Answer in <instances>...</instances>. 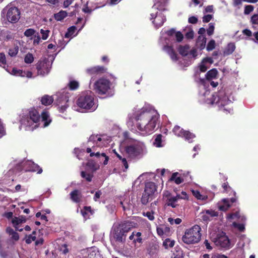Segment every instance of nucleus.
<instances>
[{
    "label": "nucleus",
    "instance_id": "obj_1",
    "mask_svg": "<svg viewBox=\"0 0 258 258\" xmlns=\"http://www.w3.org/2000/svg\"><path fill=\"white\" fill-rule=\"evenodd\" d=\"M159 115L153 110H142L137 116V128L144 136L153 133L156 127Z\"/></svg>",
    "mask_w": 258,
    "mask_h": 258
},
{
    "label": "nucleus",
    "instance_id": "obj_2",
    "mask_svg": "<svg viewBox=\"0 0 258 258\" xmlns=\"http://www.w3.org/2000/svg\"><path fill=\"white\" fill-rule=\"evenodd\" d=\"M78 107L87 111H93L97 107L94 101V95L91 91L82 92L77 100Z\"/></svg>",
    "mask_w": 258,
    "mask_h": 258
},
{
    "label": "nucleus",
    "instance_id": "obj_3",
    "mask_svg": "<svg viewBox=\"0 0 258 258\" xmlns=\"http://www.w3.org/2000/svg\"><path fill=\"white\" fill-rule=\"evenodd\" d=\"M201 227L198 225H195L185 230L182 240L184 243L187 244L197 243L201 239Z\"/></svg>",
    "mask_w": 258,
    "mask_h": 258
},
{
    "label": "nucleus",
    "instance_id": "obj_4",
    "mask_svg": "<svg viewBox=\"0 0 258 258\" xmlns=\"http://www.w3.org/2000/svg\"><path fill=\"white\" fill-rule=\"evenodd\" d=\"M157 187V185L154 182L148 181L145 183L144 190L141 199V202L143 205H146L155 198Z\"/></svg>",
    "mask_w": 258,
    "mask_h": 258
},
{
    "label": "nucleus",
    "instance_id": "obj_5",
    "mask_svg": "<svg viewBox=\"0 0 258 258\" xmlns=\"http://www.w3.org/2000/svg\"><path fill=\"white\" fill-rule=\"evenodd\" d=\"M111 83L107 79L101 78L94 84V89L99 95H106L111 97L114 94V91L111 89Z\"/></svg>",
    "mask_w": 258,
    "mask_h": 258
},
{
    "label": "nucleus",
    "instance_id": "obj_6",
    "mask_svg": "<svg viewBox=\"0 0 258 258\" xmlns=\"http://www.w3.org/2000/svg\"><path fill=\"white\" fill-rule=\"evenodd\" d=\"M40 120V115L39 112L35 108H31L27 117L23 120V123L26 127H31L33 130L38 127Z\"/></svg>",
    "mask_w": 258,
    "mask_h": 258
},
{
    "label": "nucleus",
    "instance_id": "obj_7",
    "mask_svg": "<svg viewBox=\"0 0 258 258\" xmlns=\"http://www.w3.org/2000/svg\"><path fill=\"white\" fill-rule=\"evenodd\" d=\"M230 101L228 97L224 95L222 92H220L218 94H213L212 97L211 104H216L219 107H223V110L228 113H231L233 111L231 108H225V106L229 103Z\"/></svg>",
    "mask_w": 258,
    "mask_h": 258
},
{
    "label": "nucleus",
    "instance_id": "obj_8",
    "mask_svg": "<svg viewBox=\"0 0 258 258\" xmlns=\"http://www.w3.org/2000/svg\"><path fill=\"white\" fill-rule=\"evenodd\" d=\"M213 242L216 245L221 248L229 249L231 247L230 240L224 232L218 234L214 239Z\"/></svg>",
    "mask_w": 258,
    "mask_h": 258
},
{
    "label": "nucleus",
    "instance_id": "obj_9",
    "mask_svg": "<svg viewBox=\"0 0 258 258\" xmlns=\"http://www.w3.org/2000/svg\"><path fill=\"white\" fill-rule=\"evenodd\" d=\"M36 67L38 75L42 76L48 74L51 69L50 62L46 58L39 60L36 64Z\"/></svg>",
    "mask_w": 258,
    "mask_h": 258
},
{
    "label": "nucleus",
    "instance_id": "obj_10",
    "mask_svg": "<svg viewBox=\"0 0 258 258\" xmlns=\"http://www.w3.org/2000/svg\"><path fill=\"white\" fill-rule=\"evenodd\" d=\"M117 225L114 226L111 233V238L115 242L124 243L125 242L126 234H125Z\"/></svg>",
    "mask_w": 258,
    "mask_h": 258
},
{
    "label": "nucleus",
    "instance_id": "obj_11",
    "mask_svg": "<svg viewBox=\"0 0 258 258\" xmlns=\"http://www.w3.org/2000/svg\"><path fill=\"white\" fill-rule=\"evenodd\" d=\"M20 11L16 7H12L9 9L7 13V19L11 23H17L20 18Z\"/></svg>",
    "mask_w": 258,
    "mask_h": 258
},
{
    "label": "nucleus",
    "instance_id": "obj_12",
    "mask_svg": "<svg viewBox=\"0 0 258 258\" xmlns=\"http://www.w3.org/2000/svg\"><path fill=\"white\" fill-rule=\"evenodd\" d=\"M163 196L166 200V206L171 207L173 208H175L179 206V204H177V199L169 191H164Z\"/></svg>",
    "mask_w": 258,
    "mask_h": 258
},
{
    "label": "nucleus",
    "instance_id": "obj_13",
    "mask_svg": "<svg viewBox=\"0 0 258 258\" xmlns=\"http://www.w3.org/2000/svg\"><path fill=\"white\" fill-rule=\"evenodd\" d=\"M125 151L128 156L132 158L136 157L142 152L141 147L138 145H131L125 148Z\"/></svg>",
    "mask_w": 258,
    "mask_h": 258
},
{
    "label": "nucleus",
    "instance_id": "obj_14",
    "mask_svg": "<svg viewBox=\"0 0 258 258\" xmlns=\"http://www.w3.org/2000/svg\"><path fill=\"white\" fill-rule=\"evenodd\" d=\"M107 68L104 66H95L86 69L87 74L90 76H95L105 73Z\"/></svg>",
    "mask_w": 258,
    "mask_h": 258
},
{
    "label": "nucleus",
    "instance_id": "obj_15",
    "mask_svg": "<svg viewBox=\"0 0 258 258\" xmlns=\"http://www.w3.org/2000/svg\"><path fill=\"white\" fill-rule=\"evenodd\" d=\"M237 201L236 197H232L230 199L226 198L222 200L223 204L219 205L218 208L220 211L226 212L232 206V204L235 203Z\"/></svg>",
    "mask_w": 258,
    "mask_h": 258
},
{
    "label": "nucleus",
    "instance_id": "obj_16",
    "mask_svg": "<svg viewBox=\"0 0 258 258\" xmlns=\"http://www.w3.org/2000/svg\"><path fill=\"white\" fill-rule=\"evenodd\" d=\"M24 166H27L25 169L26 171L36 172L38 174L42 172V169L38 165L33 162L27 161L24 164Z\"/></svg>",
    "mask_w": 258,
    "mask_h": 258
},
{
    "label": "nucleus",
    "instance_id": "obj_17",
    "mask_svg": "<svg viewBox=\"0 0 258 258\" xmlns=\"http://www.w3.org/2000/svg\"><path fill=\"white\" fill-rule=\"evenodd\" d=\"M134 223L132 222L128 221H125L121 222L117 226L119 227L120 229L124 233L126 234L129 231H130L134 227Z\"/></svg>",
    "mask_w": 258,
    "mask_h": 258
},
{
    "label": "nucleus",
    "instance_id": "obj_18",
    "mask_svg": "<svg viewBox=\"0 0 258 258\" xmlns=\"http://www.w3.org/2000/svg\"><path fill=\"white\" fill-rule=\"evenodd\" d=\"M166 20V16L164 14L160 13L156 15L152 22L156 28H159L163 25Z\"/></svg>",
    "mask_w": 258,
    "mask_h": 258
},
{
    "label": "nucleus",
    "instance_id": "obj_19",
    "mask_svg": "<svg viewBox=\"0 0 258 258\" xmlns=\"http://www.w3.org/2000/svg\"><path fill=\"white\" fill-rule=\"evenodd\" d=\"M26 219L25 217L21 216V217H15L12 220V223L16 231H22L23 228H19V225L25 223Z\"/></svg>",
    "mask_w": 258,
    "mask_h": 258
},
{
    "label": "nucleus",
    "instance_id": "obj_20",
    "mask_svg": "<svg viewBox=\"0 0 258 258\" xmlns=\"http://www.w3.org/2000/svg\"><path fill=\"white\" fill-rule=\"evenodd\" d=\"M72 201L76 203H79L81 200L82 197L81 192L78 189L73 190L70 194Z\"/></svg>",
    "mask_w": 258,
    "mask_h": 258
},
{
    "label": "nucleus",
    "instance_id": "obj_21",
    "mask_svg": "<svg viewBox=\"0 0 258 258\" xmlns=\"http://www.w3.org/2000/svg\"><path fill=\"white\" fill-rule=\"evenodd\" d=\"M164 50L168 53L172 60L177 61L178 60L177 55L172 46L165 45L164 46Z\"/></svg>",
    "mask_w": 258,
    "mask_h": 258
},
{
    "label": "nucleus",
    "instance_id": "obj_22",
    "mask_svg": "<svg viewBox=\"0 0 258 258\" xmlns=\"http://www.w3.org/2000/svg\"><path fill=\"white\" fill-rule=\"evenodd\" d=\"M41 117L42 119V121L44 122V127L47 126L51 122V119L49 117L48 112L46 111H43L42 112L40 116V118Z\"/></svg>",
    "mask_w": 258,
    "mask_h": 258
},
{
    "label": "nucleus",
    "instance_id": "obj_23",
    "mask_svg": "<svg viewBox=\"0 0 258 258\" xmlns=\"http://www.w3.org/2000/svg\"><path fill=\"white\" fill-rule=\"evenodd\" d=\"M159 249V246L158 244L152 243L147 249L148 253L150 256H153L158 253Z\"/></svg>",
    "mask_w": 258,
    "mask_h": 258
},
{
    "label": "nucleus",
    "instance_id": "obj_24",
    "mask_svg": "<svg viewBox=\"0 0 258 258\" xmlns=\"http://www.w3.org/2000/svg\"><path fill=\"white\" fill-rule=\"evenodd\" d=\"M53 100L54 99L52 96L44 95L41 97V102L43 105L47 106L51 104Z\"/></svg>",
    "mask_w": 258,
    "mask_h": 258
},
{
    "label": "nucleus",
    "instance_id": "obj_25",
    "mask_svg": "<svg viewBox=\"0 0 258 258\" xmlns=\"http://www.w3.org/2000/svg\"><path fill=\"white\" fill-rule=\"evenodd\" d=\"M222 187L224 189L223 192H226L229 194V195H233L234 197H236V192L229 185L228 182H224L222 185Z\"/></svg>",
    "mask_w": 258,
    "mask_h": 258
},
{
    "label": "nucleus",
    "instance_id": "obj_26",
    "mask_svg": "<svg viewBox=\"0 0 258 258\" xmlns=\"http://www.w3.org/2000/svg\"><path fill=\"white\" fill-rule=\"evenodd\" d=\"M235 49V45L233 43H229L228 44L223 51L224 56L229 55L232 54Z\"/></svg>",
    "mask_w": 258,
    "mask_h": 258
},
{
    "label": "nucleus",
    "instance_id": "obj_27",
    "mask_svg": "<svg viewBox=\"0 0 258 258\" xmlns=\"http://www.w3.org/2000/svg\"><path fill=\"white\" fill-rule=\"evenodd\" d=\"M68 16V13L66 11L61 10L58 13L54 14L53 18L57 21H61L63 20Z\"/></svg>",
    "mask_w": 258,
    "mask_h": 258
},
{
    "label": "nucleus",
    "instance_id": "obj_28",
    "mask_svg": "<svg viewBox=\"0 0 258 258\" xmlns=\"http://www.w3.org/2000/svg\"><path fill=\"white\" fill-rule=\"evenodd\" d=\"M113 153L116 155V156L118 158L119 161H120L124 166L125 169L126 170L128 168V165L127 161L125 157H122L121 155L119 154L115 150H113Z\"/></svg>",
    "mask_w": 258,
    "mask_h": 258
},
{
    "label": "nucleus",
    "instance_id": "obj_29",
    "mask_svg": "<svg viewBox=\"0 0 258 258\" xmlns=\"http://www.w3.org/2000/svg\"><path fill=\"white\" fill-rule=\"evenodd\" d=\"M217 75V70L216 69H212L207 73L206 78L207 80H210L211 79L216 78Z\"/></svg>",
    "mask_w": 258,
    "mask_h": 258
},
{
    "label": "nucleus",
    "instance_id": "obj_30",
    "mask_svg": "<svg viewBox=\"0 0 258 258\" xmlns=\"http://www.w3.org/2000/svg\"><path fill=\"white\" fill-rule=\"evenodd\" d=\"M178 174V172L173 173L169 179V181H174L177 184H179L183 182V179L180 177H176Z\"/></svg>",
    "mask_w": 258,
    "mask_h": 258
},
{
    "label": "nucleus",
    "instance_id": "obj_31",
    "mask_svg": "<svg viewBox=\"0 0 258 258\" xmlns=\"http://www.w3.org/2000/svg\"><path fill=\"white\" fill-rule=\"evenodd\" d=\"M207 38L205 35H200L197 39V43L200 47H204L206 45Z\"/></svg>",
    "mask_w": 258,
    "mask_h": 258
},
{
    "label": "nucleus",
    "instance_id": "obj_32",
    "mask_svg": "<svg viewBox=\"0 0 258 258\" xmlns=\"http://www.w3.org/2000/svg\"><path fill=\"white\" fill-rule=\"evenodd\" d=\"M189 47L188 45L180 46L178 48L179 53L182 56H186L188 54Z\"/></svg>",
    "mask_w": 258,
    "mask_h": 258
},
{
    "label": "nucleus",
    "instance_id": "obj_33",
    "mask_svg": "<svg viewBox=\"0 0 258 258\" xmlns=\"http://www.w3.org/2000/svg\"><path fill=\"white\" fill-rule=\"evenodd\" d=\"M68 86L70 90H76L79 88V83L76 80H72L70 81Z\"/></svg>",
    "mask_w": 258,
    "mask_h": 258
},
{
    "label": "nucleus",
    "instance_id": "obj_34",
    "mask_svg": "<svg viewBox=\"0 0 258 258\" xmlns=\"http://www.w3.org/2000/svg\"><path fill=\"white\" fill-rule=\"evenodd\" d=\"M95 156H96L97 158H99L100 159V160L101 161V158L103 157L104 158V160L103 162V164L104 165H106L108 164V162L109 160V157L107 156L104 153H102L101 154H100L99 152H97L95 154Z\"/></svg>",
    "mask_w": 258,
    "mask_h": 258
},
{
    "label": "nucleus",
    "instance_id": "obj_35",
    "mask_svg": "<svg viewBox=\"0 0 258 258\" xmlns=\"http://www.w3.org/2000/svg\"><path fill=\"white\" fill-rule=\"evenodd\" d=\"M81 176L82 178L86 179L88 182H91L93 177V174L91 173H87L85 171H82L81 172Z\"/></svg>",
    "mask_w": 258,
    "mask_h": 258
},
{
    "label": "nucleus",
    "instance_id": "obj_36",
    "mask_svg": "<svg viewBox=\"0 0 258 258\" xmlns=\"http://www.w3.org/2000/svg\"><path fill=\"white\" fill-rule=\"evenodd\" d=\"M162 135L161 134H158L156 136L154 142V145L157 147H161L162 145Z\"/></svg>",
    "mask_w": 258,
    "mask_h": 258
},
{
    "label": "nucleus",
    "instance_id": "obj_37",
    "mask_svg": "<svg viewBox=\"0 0 258 258\" xmlns=\"http://www.w3.org/2000/svg\"><path fill=\"white\" fill-rule=\"evenodd\" d=\"M182 135L184 136L185 139L188 141L191 142V140L195 137V136L192 133L189 131H183Z\"/></svg>",
    "mask_w": 258,
    "mask_h": 258
},
{
    "label": "nucleus",
    "instance_id": "obj_38",
    "mask_svg": "<svg viewBox=\"0 0 258 258\" xmlns=\"http://www.w3.org/2000/svg\"><path fill=\"white\" fill-rule=\"evenodd\" d=\"M175 244V241L173 240H171L169 238H166L163 243V246L165 248H168V247H172Z\"/></svg>",
    "mask_w": 258,
    "mask_h": 258
},
{
    "label": "nucleus",
    "instance_id": "obj_39",
    "mask_svg": "<svg viewBox=\"0 0 258 258\" xmlns=\"http://www.w3.org/2000/svg\"><path fill=\"white\" fill-rule=\"evenodd\" d=\"M34 61V57L32 53H28L25 56L24 61L26 63L30 64Z\"/></svg>",
    "mask_w": 258,
    "mask_h": 258
},
{
    "label": "nucleus",
    "instance_id": "obj_40",
    "mask_svg": "<svg viewBox=\"0 0 258 258\" xmlns=\"http://www.w3.org/2000/svg\"><path fill=\"white\" fill-rule=\"evenodd\" d=\"M7 61L5 54L4 53H0V66L6 68Z\"/></svg>",
    "mask_w": 258,
    "mask_h": 258
},
{
    "label": "nucleus",
    "instance_id": "obj_41",
    "mask_svg": "<svg viewBox=\"0 0 258 258\" xmlns=\"http://www.w3.org/2000/svg\"><path fill=\"white\" fill-rule=\"evenodd\" d=\"M174 198L177 199V201L178 202L180 199L187 200L188 196L186 192L182 191L181 194H176V196H174Z\"/></svg>",
    "mask_w": 258,
    "mask_h": 258
},
{
    "label": "nucleus",
    "instance_id": "obj_42",
    "mask_svg": "<svg viewBox=\"0 0 258 258\" xmlns=\"http://www.w3.org/2000/svg\"><path fill=\"white\" fill-rule=\"evenodd\" d=\"M76 30V27L75 26H71L68 29V31L65 34L66 37H69L71 35H73Z\"/></svg>",
    "mask_w": 258,
    "mask_h": 258
},
{
    "label": "nucleus",
    "instance_id": "obj_43",
    "mask_svg": "<svg viewBox=\"0 0 258 258\" xmlns=\"http://www.w3.org/2000/svg\"><path fill=\"white\" fill-rule=\"evenodd\" d=\"M36 32V31L32 28L27 29L25 30V31L24 33V34L25 36L27 37H31L33 35H34L35 33Z\"/></svg>",
    "mask_w": 258,
    "mask_h": 258
},
{
    "label": "nucleus",
    "instance_id": "obj_44",
    "mask_svg": "<svg viewBox=\"0 0 258 258\" xmlns=\"http://www.w3.org/2000/svg\"><path fill=\"white\" fill-rule=\"evenodd\" d=\"M215 29L214 23H210L209 24V28L207 30V34L211 36L214 34Z\"/></svg>",
    "mask_w": 258,
    "mask_h": 258
},
{
    "label": "nucleus",
    "instance_id": "obj_45",
    "mask_svg": "<svg viewBox=\"0 0 258 258\" xmlns=\"http://www.w3.org/2000/svg\"><path fill=\"white\" fill-rule=\"evenodd\" d=\"M215 47V41L213 39L211 40L207 46V50L208 51L213 50Z\"/></svg>",
    "mask_w": 258,
    "mask_h": 258
},
{
    "label": "nucleus",
    "instance_id": "obj_46",
    "mask_svg": "<svg viewBox=\"0 0 258 258\" xmlns=\"http://www.w3.org/2000/svg\"><path fill=\"white\" fill-rule=\"evenodd\" d=\"M87 212L90 213L91 214H93L94 211L92 210L91 207L90 206H85L84 207L83 210H81L82 214L85 216V215L87 214Z\"/></svg>",
    "mask_w": 258,
    "mask_h": 258
},
{
    "label": "nucleus",
    "instance_id": "obj_47",
    "mask_svg": "<svg viewBox=\"0 0 258 258\" xmlns=\"http://www.w3.org/2000/svg\"><path fill=\"white\" fill-rule=\"evenodd\" d=\"M36 239V236L30 234L29 235L26 236L25 242L27 244H30L32 242V241H35Z\"/></svg>",
    "mask_w": 258,
    "mask_h": 258
},
{
    "label": "nucleus",
    "instance_id": "obj_48",
    "mask_svg": "<svg viewBox=\"0 0 258 258\" xmlns=\"http://www.w3.org/2000/svg\"><path fill=\"white\" fill-rule=\"evenodd\" d=\"M183 130L180 128V126L176 125L173 128V132L175 135H177V136H181L183 134Z\"/></svg>",
    "mask_w": 258,
    "mask_h": 258
},
{
    "label": "nucleus",
    "instance_id": "obj_49",
    "mask_svg": "<svg viewBox=\"0 0 258 258\" xmlns=\"http://www.w3.org/2000/svg\"><path fill=\"white\" fill-rule=\"evenodd\" d=\"M19 48L18 46H16L13 48H10L9 50V54L11 56H15L18 53Z\"/></svg>",
    "mask_w": 258,
    "mask_h": 258
},
{
    "label": "nucleus",
    "instance_id": "obj_50",
    "mask_svg": "<svg viewBox=\"0 0 258 258\" xmlns=\"http://www.w3.org/2000/svg\"><path fill=\"white\" fill-rule=\"evenodd\" d=\"M50 31L48 30H43L41 29L40 30V33L42 34V39L43 40H46L48 37Z\"/></svg>",
    "mask_w": 258,
    "mask_h": 258
},
{
    "label": "nucleus",
    "instance_id": "obj_51",
    "mask_svg": "<svg viewBox=\"0 0 258 258\" xmlns=\"http://www.w3.org/2000/svg\"><path fill=\"white\" fill-rule=\"evenodd\" d=\"M233 225L234 227L237 228L240 231L242 232L244 230L245 227L243 224H239L236 222H233Z\"/></svg>",
    "mask_w": 258,
    "mask_h": 258
},
{
    "label": "nucleus",
    "instance_id": "obj_52",
    "mask_svg": "<svg viewBox=\"0 0 258 258\" xmlns=\"http://www.w3.org/2000/svg\"><path fill=\"white\" fill-rule=\"evenodd\" d=\"M157 234L161 236H163V234H164V231H167V230H169V228L168 227H165V230H164V229L162 227H157Z\"/></svg>",
    "mask_w": 258,
    "mask_h": 258
},
{
    "label": "nucleus",
    "instance_id": "obj_53",
    "mask_svg": "<svg viewBox=\"0 0 258 258\" xmlns=\"http://www.w3.org/2000/svg\"><path fill=\"white\" fill-rule=\"evenodd\" d=\"M206 214L210 216L211 217H217L218 216V213L212 210H206Z\"/></svg>",
    "mask_w": 258,
    "mask_h": 258
},
{
    "label": "nucleus",
    "instance_id": "obj_54",
    "mask_svg": "<svg viewBox=\"0 0 258 258\" xmlns=\"http://www.w3.org/2000/svg\"><path fill=\"white\" fill-rule=\"evenodd\" d=\"M240 217L239 212H236L235 213L229 214L227 216V218L229 219H233L234 218H239Z\"/></svg>",
    "mask_w": 258,
    "mask_h": 258
},
{
    "label": "nucleus",
    "instance_id": "obj_55",
    "mask_svg": "<svg viewBox=\"0 0 258 258\" xmlns=\"http://www.w3.org/2000/svg\"><path fill=\"white\" fill-rule=\"evenodd\" d=\"M176 40L177 42H180L183 39V35L180 31L176 32L175 33Z\"/></svg>",
    "mask_w": 258,
    "mask_h": 258
},
{
    "label": "nucleus",
    "instance_id": "obj_56",
    "mask_svg": "<svg viewBox=\"0 0 258 258\" xmlns=\"http://www.w3.org/2000/svg\"><path fill=\"white\" fill-rule=\"evenodd\" d=\"M253 10V6L251 5H246L244 8V14H249Z\"/></svg>",
    "mask_w": 258,
    "mask_h": 258
},
{
    "label": "nucleus",
    "instance_id": "obj_57",
    "mask_svg": "<svg viewBox=\"0 0 258 258\" xmlns=\"http://www.w3.org/2000/svg\"><path fill=\"white\" fill-rule=\"evenodd\" d=\"M12 74L14 75H17V76H23L24 75H23V71L22 70H17V69L16 68H13V70H12Z\"/></svg>",
    "mask_w": 258,
    "mask_h": 258
},
{
    "label": "nucleus",
    "instance_id": "obj_58",
    "mask_svg": "<svg viewBox=\"0 0 258 258\" xmlns=\"http://www.w3.org/2000/svg\"><path fill=\"white\" fill-rule=\"evenodd\" d=\"M15 38L14 34L11 32H7L5 36V40L7 41L13 40Z\"/></svg>",
    "mask_w": 258,
    "mask_h": 258
},
{
    "label": "nucleus",
    "instance_id": "obj_59",
    "mask_svg": "<svg viewBox=\"0 0 258 258\" xmlns=\"http://www.w3.org/2000/svg\"><path fill=\"white\" fill-rule=\"evenodd\" d=\"M212 18H213V15H212L208 14L207 15H205L203 17V22L204 23H208L211 20V19Z\"/></svg>",
    "mask_w": 258,
    "mask_h": 258
},
{
    "label": "nucleus",
    "instance_id": "obj_60",
    "mask_svg": "<svg viewBox=\"0 0 258 258\" xmlns=\"http://www.w3.org/2000/svg\"><path fill=\"white\" fill-rule=\"evenodd\" d=\"M194 32L192 29L189 30L187 33H186V34L185 35L186 38H187L188 39H192L194 38Z\"/></svg>",
    "mask_w": 258,
    "mask_h": 258
},
{
    "label": "nucleus",
    "instance_id": "obj_61",
    "mask_svg": "<svg viewBox=\"0 0 258 258\" xmlns=\"http://www.w3.org/2000/svg\"><path fill=\"white\" fill-rule=\"evenodd\" d=\"M198 21V18L195 16L190 17L188 19V22L189 23L195 24L197 23Z\"/></svg>",
    "mask_w": 258,
    "mask_h": 258
},
{
    "label": "nucleus",
    "instance_id": "obj_62",
    "mask_svg": "<svg viewBox=\"0 0 258 258\" xmlns=\"http://www.w3.org/2000/svg\"><path fill=\"white\" fill-rule=\"evenodd\" d=\"M251 22L253 24L258 25V14H254L251 17Z\"/></svg>",
    "mask_w": 258,
    "mask_h": 258
},
{
    "label": "nucleus",
    "instance_id": "obj_63",
    "mask_svg": "<svg viewBox=\"0 0 258 258\" xmlns=\"http://www.w3.org/2000/svg\"><path fill=\"white\" fill-rule=\"evenodd\" d=\"M40 37L38 33L37 35H34L33 44L34 45H38L40 43Z\"/></svg>",
    "mask_w": 258,
    "mask_h": 258
},
{
    "label": "nucleus",
    "instance_id": "obj_64",
    "mask_svg": "<svg viewBox=\"0 0 258 258\" xmlns=\"http://www.w3.org/2000/svg\"><path fill=\"white\" fill-rule=\"evenodd\" d=\"M101 195H102V192L101 191V190L97 191L95 194V195L93 198V200L95 202L98 201V199L100 198Z\"/></svg>",
    "mask_w": 258,
    "mask_h": 258
}]
</instances>
